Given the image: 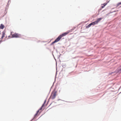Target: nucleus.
<instances>
[{
	"label": "nucleus",
	"mask_w": 121,
	"mask_h": 121,
	"mask_svg": "<svg viewBox=\"0 0 121 121\" xmlns=\"http://www.w3.org/2000/svg\"><path fill=\"white\" fill-rule=\"evenodd\" d=\"M73 29H72L71 30H69L67 31L66 32H65L64 33L62 34L61 35H60L54 42L52 43L53 44L56 42L59 41L62 37L66 35H67L69 32H72L73 30Z\"/></svg>",
	"instance_id": "nucleus-1"
},
{
	"label": "nucleus",
	"mask_w": 121,
	"mask_h": 121,
	"mask_svg": "<svg viewBox=\"0 0 121 121\" xmlns=\"http://www.w3.org/2000/svg\"><path fill=\"white\" fill-rule=\"evenodd\" d=\"M11 34L12 35V38H19L21 37V35L18 33H15L12 34L11 32Z\"/></svg>",
	"instance_id": "nucleus-2"
},
{
	"label": "nucleus",
	"mask_w": 121,
	"mask_h": 121,
	"mask_svg": "<svg viewBox=\"0 0 121 121\" xmlns=\"http://www.w3.org/2000/svg\"><path fill=\"white\" fill-rule=\"evenodd\" d=\"M56 95V92H53L50 98L51 99H54Z\"/></svg>",
	"instance_id": "nucleus-3"
},
{
	"label": "nucleus",
	"mask_w": 121,
	"mask_h": 121,
	"mask_svg": "<svg viewBox=\"0 0 121 121\" xmlns=\"http://www.w3.org/2000/svg\"><path fill=\"white\" fill-rule=\"evenodd\" d=\"M44 105V104H43L42 105V106L39 109L38 111H37V112L36 113L35 115L34 116V117L35 118L36 117H37L38 116V113H39V112H41V110L42 109V108L43 107V106Z\"/></svg>",
	"instance_id": "nucleus-4"
},
{
	"label": "nucleus",
	"mask_w": 121,
	"mask_h": 121,
	"mask_svg": "<svg viewBox=\"0 0 121 121\" xmlns=\"http://www.w3.org/2000/svg\"><path fill=\"white\" fill-rule=\"evenodd\" d=\"M102 19V18H98L97 20L95 21L97 24Z\"/></svg>",
	"instance_id": "nucleus-5"
},
{
	"label": "nucleus",
	"mask_w": 121,
	"mask_h": 121,
	"mask_svg": "<svg viewBox=\"0 0 121 121\" xmlns=\"http://www.w3.org/2000/svg\"><path fill=\"white\" fill-rule=\"evenodd\" d=\"M4 27V26L2 24H1L0 26V29H3Z\"/></svg>",
	"instance_id": "nucleus-6"
},
{
	"label": "nucleus",
	"mask_w": 121,
	"mask_h": 121,
	"mask_svg": "<svg viewBox=\"0 0 121 121\" xmlns=\"http://www.w3.org/2000/svg\"><path fill=\"white\" fill-rule=\"evenodd\" d=\"M5 33L4 32H3L2 33V36L1 37V38H3L5 37Z\"/></svg>",
	"instance_id": "nucleus-7"
},
{
	"label": "nucleus",
	"mask_w": 121,
	"mask_h": 121,
	"mask_svg": "<svg viewBox=\"0 0 121 121\" xmlns=\"http://www.w3.org/2000/svg\"><path fill=\"white\" fill-rule=\"evenodd\" d=\"M91 25H95L97 24L95 21L91 23Z\"/></svg>",
	"instance_id": "nucleus-8"
},
{
	"label": "nucleus",
	"mask_w": 121,
	"mask_h": 121,
	"mask_svg": "<svg viewBox=\"0 0 121 121\" xmlns=\"http://www.w3.org/2000/svg\"><path fill=\"white\" fill-rule=\"evenodd\" d=\"M91 26V23H90V24H89L88 26H86V27L87 28H88L89 27H90Z\"/></svg>",
	"instance_id": "nucleus-9"
},
{
	"label": "nucleus",
	"mask_w": 121,
	"mask_h": 121,
	"mask_svg": "<svg viewBox=\"0 0 121 121\" xmlns=\"http://www.w3.org/2000/svg\"><path fill=\"white\" fill-rule=\"evenodd\" d=\"M107 3H104L103 4L104 6H102L101 7L102 8H104V6L107 4Z\"/></svg>",
	"instance_id": "nucleus-10"
},
{
	"label": "nucleus",
	"mask_w": 121,
	"mask_h": 121,
	"mask_svg": "<svg viewBox=\"0 0 121 121\" xmlns=\"http://www.w3.org/2000/svg\"><path fill=\"white\" fill-rule=\"evenodd\" d=\"M118 5H119L121 4V2L120 3H118Z\"/></svg>",
	"instance_id": "nucleus-11"
}]
</instances>
